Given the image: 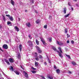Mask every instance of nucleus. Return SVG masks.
<instances>
[{"mask_svg":"<svg viewBox=\"0 0 79 79\" xmlns=\"http://www.w3.org/2000/svg\"><path fill=\"white\" fill-rule=\"evenodd\" d=\"M69 15H70V14L69 13V14L65 15V18H67V17H69Z\"/></svg>","mask_w":79,"mask_h":79,"instance_id":"4be33fe9","label":"nucleus"},{"mask_svg":"<svg viewBox=\"0 0 79 79\" xmlns=\"http://www.w3.org/2000/svg\"><path fill=\"white\" fill-rule=\"evenodd\" d=\"M57 43L58 45H59L61 46L63 45V43L60 42H59L58 41H57Z\"/></svg>","mask_w":79,"mask_h":79,"instance_id":"39448f33","label":"nucleus"},{"mask_svg":"<svg viewBox=\"0 0 79 79\" xmlns=\"http://www.w3.org/2000/svg\"><path fill=\"white\" fill-rule=\"evenodd\" d=\"M72 64L73 65H74V66L76 65V63L74 62H72Z\"/></svg>","mask_w":79,"mask_h":79,"instance_id":"b1692460","label":"nucleus"},{"mask_svg":"<svg viewBox=\"0 0 79 79\" xmlns=\"http://www.w3.org/2000/svg\"><path fill=\"white\" fill-rule=\"evenodd\" d=\"M36 43L37 45H39V41L37 40H36Z\"/></svg>","mask_w":79,"mask_h":79,"instance_id":"a211bd4d","label":"nucleus"},{"mask_svg":"<svg viewBox=\"0 0 79 79\" xmlns=\"http://www.w3.org/2000/svg\"><path fill=\"white\" fill-rule=\"evenodd\" d=\"M32 69L33 70H35V69H35L34 68V67H32Z\"/></svg>","mask_w":79,"mask_h":79,"instance_id":"c03bdc74","label":"nucleus"},{"mask_svg":"<svg viewBox=\"0 0 79 79\" xmlns=\"http://www.w3.org/2000/svg\"><path fill=\"white\" fill-rule=\"evenodd\" d=\"M67 38H68L69 37H70V35H69L68 34H67Z\"/></svg>","mask_w":79,"mask_h":79,"instance_id":"e433bc0d","label":"nucleus"},{"mask_svg":"<svg viewBox=\"0 0 79 79\" xmlns=\"http://www.w3.org/2000/svg\"><path fill=\"white\" fill-rule=\"evenodd\" d=\"M11 4L13 5V6H14L15 5V2H14V1L13 0H11V2H10Z\"/></svg>","mask_w":79,"mask_h":79,"instance_id":"f8f14e48","label":"nucleus"},{"mask_svg":"<svg viewBox=\"0 0 79 79\" xmlns=\"http://www.w3.org/2000/svg\"><path fill=\"white\" fill-rule=\"evenodd\" d=\"M69 74H71L72 73V72H71L70 71H69Z\"/></svg>","mask_w":79,"mask_h":79,"instance_id":"a19ab883","label":"nucleus"},{"mask_svg":"<svg viewBox=\"0 0 79 79\" xmlns=\"http://www.w3.org/2000/svg\"><path fill=\"white\" fill-rule=\"evenodd\" d=\"M19 49L20 52H21V51H22V44L19 45Z\"/></svg>","mask_w":79,"mask_h":79,"instance_id":"9d476101","label":"nucleus"},{"mask_svg":"<svg viewBox=\"0 0 79 79\" xmlns=\"http://www.w3.org/2000/svg\"><path fill=\"white\" fill-rule=\"evenodd\" d=\"M6 16H7V17H8L9 18L10 17V15H6Z\"/></svg>","mask_w":79,"mask_h":79,"instance_id":"c9c22d12","label":"nucleus"},{"mask_svg":"<svg viewBox=\"0 0 79 79\" xmlns=\"http://www.w3.org/2000/svg\"><path fill=\"white\" fill-rule=\"evenodd\" d=\"M35 53L36 55H38V54H37V52H35Z\"/></svg>","mask_w":79,"mask_h":79,"instance_id":"052dcab7","label":"nucleus"},{"mask_svg":"<svg viewBox=\"0 0 79 79\" xmlns=\"http://www.w3.org/2000/svg\"><path fill=\"white\" fill-rule=\"evenodd\" d=\"M2 28V26H1L0 24V29H1Z\"/></svg>","mask_w":79,"mask_h":79,"instance_id":"6e6d98bb","label":"nucleus"},{"mask_svg":"<svg viewBox=\"0 0 79 79\" xmlns=\"http://www.w3.org/2000/svg\"><path fill=\"white\" fill-rule=\"evenodd\" d=\"M68 4L69 6H71V4H70V2H69Z\"/></svg>","mask_w":79,"mask_h":79,"instance_id":"a18cd8bd","label":"nucleus"},{"mask_svg":"<svg viewBox=\"0 0 79 79\" xmlns=\"http://www.w3.org/2000/svg\"><path fill=\"white\" fill-rule=\"evenodd\" d=\"M20 67L21 68H22V69H23V70H24V69L23 68L22 65H20Z\"/></svg>","mask_w":79,"mask_h":79,"instance_id":"f704fd0d","label":"nucleus"},{"mask_svg":"<svg viewBox=\"0 0 79 79\" xmlns=\"http://www.w3.org/2000/svg\"><path fill=\"white\" fill-rule=\"evenodd\" d=\"M2 19H3V20L4 21H5L6 18H5V16H4V15H3Z\"/></svg>","mask_w":79,"mask_h":79,"instance_id":"c756f323","label":"nucleus"},{"mask_svg":"<svg viewBox=\"0 0 79 79\" xmlns=\"http://www.w3.org/2000/svg\"><path fill=\"white\" fill-rule=\"evenodd\" d=\"M17 57L18 59H20V58H21V55L20 54H18Z\"/></svg>","mask_w":79,"mask_h":79,"instance_id":"6ab92c4d","label":"nucleus"},{"mask_svg":"<svg viewBox=\"0 0 79 79\" xmlns=\"http://www.w3.org/2000/svg\"><path fill=\"white\" fill-rule=\"evenodd\" d=\"M76 6H78V4H76Z\"/></svg>","mask_w":79,"mask_h":79,"instance_id":"680f3d73","label":"nucleus"},{"mask_svg":"<svg viewBox=\"0 0 79 79\" xmlns=\"http://www.w3.org/2000/svg\"><path fill=\"white\" fill-rule=\"evenodd\" d=\"M28 37H29V39H32V37H31V35H28Z\"/></svg>","mask_w":79,"mask_h":79,"instance_id":"72a5a7b5","label":"nucleus"},{"mask_svg":"<svg viewBox=\"0 0 79 79\" xmlns=\"http://www.w3.org/2000/svg\"><path fill=\"white\" fill-rule=\"evenodd\" d=\"M18 20L19 21H20L21 19L20 18H18Z\"/></svg>","mask_w":79,"mask_h":79,"instance_id":"4d7b16f0","label":"nucleus"},{"mask_svg":"<svg viewBox=\"0 0 79 79\" xmlns=\"http://www.w3.org/2000/svg\"><path fill=\"white\" fill-rule=\"evenodd\" d=\"M4 60H5V62H7V61H8V60H7L6 59H5Z\"/></svg>","mask_w":79,"mask_h":79,"instance_id":"37998d69","label":"nucleus"},{"mask_svg":"<svg viewBox=\"0 0 79 79\" xmlns=\"http://www.w3.org/2000/svg\"><path fill=\"white\" fill-rule=\"evenodd\" d=\"M66 56L69 59H71V57H70V56L66 55Z\"/></svg>","mask_w":79,"mask_h":79,"instance_id":"a878e982","label":"nucleus"},{"mask_svg":"<svg viewBox=\"0 0 79 79\" xmlns=\"http://www.w3.org/2000/svg\"><path fill=\"white\" fill-rule=\"evenodd\" d=\"M35 23L36 24H39V20H36L35 22Z\"/></svg>","mask_w":79,"mask_h":79,"instance_id":"7c9ffc66","label":"nucleus"},{"mask_svg":"<svg viewBox=\"0 0 79 79\" xmlns=\"http://www.w3.org/2000/svg\"><path fill=\"white\" fill-rule=\"evenodd\" d=\"M49 63H50V62H49Z\"/></svg>","mask_w":79,"mask_h":79,"instance_id":"338daca9","label":"nucleus"},{"mask_svg":"<svg viewBox=\"0 0 79 79\" xmlns=\"http://www.w3.org/2000/svg\"><path fill=\"white\" fill-rule=\"evenodd\" d=\"M66 7H64V14H66Z\"/></svg>","mask_w":79,"mask_h":79,"instance_id":"2eb2a0df","label":"nucleus"},{"mask_svg":"<svg viewBox=\"0 0 79 79\" xmlns=\"http://www.w3.org/2000/svg\"><path fill=\"white\" fill-rule=\"evenodd\" d=\"M58 49H59L60 52H59V51H57V52H58L59 53V56L61 57V58H62L63 57V55L61 54L62 53H63V52H62V50H61V48L60 47H59L58 48Z\"/></svg>","mask_w":79,"mask_h":79,"instance_id":"f257e3e1","label":"nucleus"},{"mask_svg":"<svg viewBox=\"0 0 79 79\" xmlns=\"http://www.w3.org/2000/svg\"><path fill=\"white\" fill-rule=\"evenodd\" d=\"M32 42L31 41H28L27 43V44H31Z\"/></svg>","mask_w":79,"mask_h":79,"instance_id":"bb28decb","label":"nucleus"},{"mask_svg":"<svg viewBox=\"0 0 79 79\" xmlns=\"http://www.w3.org/2000/svg\"><path fill=\"white\" fill-rule=\"evenodd\" d=\"M75 2H77V0H73Z\"/></svg>","mask_w":79,"mask_h":79,"instance_id":"0e129e2a","label":"nucleus"},{"mask_svg":"<svg viewBox=\"0 0 79 79\" xmlns=\"http://www.w3.org/2000/svg\"><path fill=\"white\" fill-rule=\"evenodd\" d=\"M49 41L51 42H52V38H50L49 39Z\"/></svg>","mask_w":79,"mask_h":79,"instance_id":"58836bf2","label":"nucleus"},{"mask_svg":"<svg viewBox=\"0 0 79 79\" xmlns=\"http://www.w3.org/2000/svg\"><path fill=\"white\" fill-rule=\"evenodd\" d=\"M39 56H40L39 57V58H40V59H42V58H43V56H42L40 55Z\"/></svg>","mask_w":79,"mask_h":79,"instance_id":"5701e85b","label":"nucleus"},{"mask_svg":"<svg viewBox=\"0 0 79 79\" xmlns=\"http://www.w3.org/2000/svg\"><path fill=\"white\" fill-rule=\"evenodd\" d=\"M71 9H72V11H73V10H74V9L72 7L71 8Z\"/></svg>","mask_w":79,"mask_h":79,"instance_id":"13d9d810","label":"nucleus"},{"mask_svg":"<svg viewBox=\"0 0 79 79\" xmlns=\"http://www.w3.org/2000/svg\"><path fill=\"white\" fill-rule=\"evenodd\" d=\"M44 64H46V65L47 64V63L46 62H44Z\"/></svg>","mask_w":79,"mask_h":79,"instance_id":"bf43d9fd","label":"nucleus"},{"mask_svg":"<svg viewBox=\"0 0 79 79\" xmlns=\"http://www.w3.org/2000/svg\"><path fill=\"white\" fill-rule=\"evenodd\" d=\"M7 24L8 25H9V24H11V22L10 21H8L7 22Z\"/></svg>","mask_w":79,"mask_h":79,"instance_id":"cd10ccee","label":"nucleus"},{"mask_svg":"<svg viewBox=\"0 0 79 79\" xmlns=\"http://www.w3.org/2000/svg\"><path fill=\"white\" fill-rule=\"evenodd\" d=\"M6 63L8 64H9V65L10 64V62H9L8 61H7Z\"/></svg>","mask_w":79,"mask_h":79,"instance_id":"ea45409f","label":"nucleus"},{"mask_svg":"<svg viewBox=\"0 0 79 79\" xmlns=\"http://www.w3.org/2000/svg\"><path fill=\"white\" fill-rule=\"evenodd\" d=\"M1 48L0 47V49H1Z\"/></svg>","mask_w":79,"mask_h":79,"instance_id":"69168bd1","label":"nucleus"},{"mask_svg":"<svg viewBox=\"0 0 79 79\" xmlns=\"http://www.w3.org/2000/svg\"><path fill=\"white\" fill-rule=\"evenodd\" d=\"M8 13V11H6L5 12V14H7Z\"/></svg>","mask_w":79,"mask_h":79,"instance_id":"09e8293b","label":"nucleus"},{"mask_svg":"<svg viewBox=\"0 0 79 79\" xmlns=\"http://www.w3.org/2000/svg\"><path fill=\"white\" fill-rule=\"evenodd\" d=\"M38 55H36L35 56V58L36 57H38V56H37Z\"/></svg>","mask_w":79,"mask_h":79,"instance_id":"5fc2aeb1","label":"nucleus"},{"mask_svg":"<svg viewBox=\"0 0 79 79\" xmlns=\"http://www.w3.org/2000/svg\"><path fill=\"white\" fill-rule=\"evenodd\" d=\"M42 77L43 79H46L45 78V77H44L43 76H41Z\"/></svg>","mask_w":79,"mask_h":79,"instance_id":"603ef678","label":"nucleus"},{"mask_svg":"<svg viewBox=\"0 0 79 79\" xmlns=\"http://www.w3.org/2000/svg\"><path fill=\"white\" fill-rule=\"evenodd\" d=\"M44 28H45V29H47V25H44Z\"/></svg>","mask_w":79,"mask_h":79,"instance_id":"c85d7f7f","label":"nucleus"},{"mask_svg":"<svg viewBox=\"0 0 79 79\" xmlns=\"http://www.w3.org/2000/svg\"><path fill=\"white\" fill-rule=\"evenodd\" d=\"M25 76L26 77H27V78L28 77V74L26 72H25Z\"/></svg>","mask_w":79,"mask_h":79,"instance_id":"f3484780","label":"nucleus"},{"mask_svg":"<svg viewBox=\"0 0 79 79\" xmlns=\"http://www.w3.org/2000/svg\"><path fill=\"white\" fill-rule=\"evenodd\" d=\"M41 41L42 42V43L44 45H46V43L45 41V40L43 39H41Z\"/></svg>","mask_w":79,"mask_h":79,"instance_id":"423d86ee","label":"nucleus"},{"mask_svg":"<svg viewBox=\"0 0 79 79\" xmlns=\"http://www.w3.org/2000/svg\"><path fill=\"white\" fill-rule=\"evenodd\" d=\"M74 42L73 40H72L71 41V43L72 44H74Z\"/></svg>","mask_w":79,"mask_h":79,"instance_id":"4c0bfd02","label":"nucleus"},{"mask_svg":"<svg viewBox=\"0 0 79 79\" xmlns=\"http://www.w3.org/2000/svg\"><path fill=\"white\" fill-rule=\"evenodd\" d=\"M14 73H15L17 75H19V71L15 70L14 71Z\"/></svg>","mask_w":79,"mask_h":79,"instance_id":"0eeeda50","label":"nucleus"},{"mask_svg":"<svg viewBox=\"0 0 79 79\" xmlns=\"http://www.w3.org/2000/svg\"><path fill=\"white\" fill-rule=\"evenodd\" d=\"M38 62L35 61V65L36 67H37V66H38V65H39V64H38Z\"/></svg>","mask_w":79,"mask_h":79,"instance_id":"ddd939ff","label":"nucleus"},{"mask_svg":"<svg viewBox=\"0 0 79 79\" xmlns=\"http://www.w3.org/2000/svg\"><path fill=\"white\" fill-rule=\"evenodd\" d=\"M2 47L3 48H4V49H7L8 48V45L6 44H4L2 46Z\"/></svg>","mask_w":79,"mask_h":79,"instance_id":"7ed1b4c3","label":"nucleus"},{"mask_svg":"<svg viewBox=\"0 0 79 79\" xmlns=\"http://www.w3.org/2000/svg\"><path fill=\"white\" fill-rule=\"evenodd\" d=\"M0 50H1V52H3V50H2V49L1 48L0 49Z\"/></svg>","mask_w":79,"mask_h":79,"instance_id":"8fccbe9b","label":"nucleus"},{"mask_svg":"<svg viewBox=\"0 0 79 79\" xmlns=\"http://www.w3.org/2000/svg\"><path fill=\"white\" fill-rule=\"evenodd\" d=\"M9 62L10 63H14V59L11 58H10L9 59Z\"/></svg>","mask_w":79,"mask_h":79,"instance_id":"20e7f679","label":"nucleus"},{"mask_svg":"<svg viewBox=\"0 0 79 79\" xmlns=\"http://www.w3.org/2000/svg\"><path fill=\"white\" fill-rule=\"evenodd\" d=\"M54 69H56V66H54Z\"/></svg>","mask_w":79,"mask_h":79,"instance_id":"3c124183","label":"nucleus"},{"mask_svg":"<svg viewBox=\"0 0 79 79\" xmlns=\"http://www.w3.org/2000/svg\"><path fill=\"white\" fill-rule=\"evenodd\" d=\"M10 69H11L12 71H14V69H13V67L11 66H10Z\"/></svg>","mask_w":79,"mask_h":79,"instance_id":"393cba45","label":"nucleus"},{"mask_svg":"<svg viewBox=\"0 0 79 79\" xmlns=\"http://www.w3.org/2000/svg\"><path fill=\"white\" fill-rule=\"evenodd\" d=\"M9 18L11 21H13V18L12 16H10Z\"/></svg>","mask_w":79,"mask_h":79,"instance_id":"4468645a","label":"nucleus"},{"mask_svg":"<svg viewBox=\"0 0 79 79\" xmlns=\"http://www.w3.org/2000/svg\"><path fill=\"white\" fill-rule=\"evenodd\" d=\"M64 30L65 32V33L66 34V33L68 32V29H67V28H65L64 29Z\"/></svg>","mask_w":79,"mask_h":79,"instance_id":"aec40b11","label":"nucleus"},{"mask_svg":"<svg viewBox=\"0 0 79 79\" xmlns=\"http://www.w3.org/2000/svg\"><path fill=\"white\" fill-rule=\"evenodd\" d=\"M52 49L54 50V51H56L57 52V51H58L56 50V48L55 47H52Z\"/></svg>","mask_w":79,"mask_h":79,"instance_id":"dca6fc26","label":"nucleus"},{"mask_svg":"<svg viewBox=\"0 0 79 79\" xmlns=\"http://www.w3.org/2000/svg\"><path fill=\"white\" fill-rule=\"evenodd\" d=\"M67 42V44H69V41L68 40Z\"/></svg>","mask_w":79,"mask_h":79,"instance_id":"864d4df0","label":"nucleus"},{"mask_svg":"<svg viewBox=\"0 0 79 79\" xmlns=\"http://www.w3.org/2000/svg\"><path fill=\"white\" fill-rule=\"evenodd\" d=\"M35 59L36 61H39V58H38V57H35Z\"/></svg>","mask_w":79,"mask_h":79,"instance_id":"2f4dec72","label":"nucleus"},{"mask_svg":"<svg viewBox=\"0 0 79 79\" xmlns=\"http://www.w3.org/2000/svg\"><path fill=\"white\" fill-rule=\"evenodd\" d=\"M52 18V16H49V19H51Z\"/></svg>","mask_w":79,"mask_h":79,"instance_id":"de8ad7c7","label":"nucleus"},{"mask_svg":"<svg viewBox=\"0 0 79 79\" xmlns=\"http://www.w3.org/2000/svg\"><path fill=\"white\" fill-rule=\"evenodd\" d=\"M27 11H28L27 10H25V12H27Z\"/></svg>","mask_w":79,"mask_h":79,"instance_id":"e2e57ef3","label":"nucleus"},{"mask_svg":"<svg viewBox=\"0 0 79 79\" xmlns=\"http://www.w3.org/2000/svg\"><path fill=\"white\" fill-rule=\"evenodd\" d=\"M48 78L50 79H53V77H52L48 76Z\"/></svg>","mask_w":79,"mask_h":79,"instance_id":"473e14b6","label":"nucleus"},{"mask_svg":"<svg viewBox=\"0 0 79 79\" xmlns=\"http://www.w3.org/2000/svg\"><path fill=\"white\" fill-rule=\"evenodd\" d=\"M15 30H16L17 32L19 31V28L18 27L16 26L15 27Z\"/></svg>","mask_w":79,"mask_h":79,"instance_id":"1a4fd4ad","label":"nucleus"},{"mask_svg":"<svg viewBox=\"0 0 79 79\" xmlns=\"http://www.w3.org/2000/svg\"><path fill=\"white\" fill-rule=\"evenodd\" d=\"M29 46L30 47H33V46H34L33 44H32V42L30 44Z\"/></svg>","mask_w":79,"mask_h":79,"instance_id":"412c9836","label":"nucleus"},{"mask_svg":"<svg viewBox=\"0 0 79 79\" xmlns=\"http://www.w3.org/2000/svg\"><path fill=\"white\" fill-rule=\"evenodd\" d=\"M35 13H38V12L37 10H35Z\"/></svg>","mask_w":79,"mask_h":79,"instance_id":"49530a36","label":"nucleus"},{"mask_svg":"<svg viewBox=\"0 0 79 79\" xmlns=\"http://www.w3.org/2000/svg\"><path fill=\"white\" fill-rule=\"evenodd\" d=\"M35 47L36 48L37 50L38 51V53H42V50L40 49V48H39V47L37 46H36Z\"/></svg>","mask_w":79,"mask_h":79,"instance_id":"f03ea898","label":"nucleus"},{"mask_svg":"<svg viewBox=\"0 0 79 79\" xmlns=\"http://www.w3.org/2000/svg\"><path fill=\"white\" fill-rule=\"evenodd\" d=\"M26 25L28 27H30V26H31V24H30V22H28V23H26Z\"/></svg>","mask_w":79,"mask_h":79,"instance_id":"6e6552de","label":"nucleus"},{"mask_svg":"<svg viewBox=\"0 0 79 79\" xmlns=\"http://www.w3.org/2000/svg\"><path fill=\"white\" fill-rule=\"evenodd\" d=\"M56 73H57L58 74H59L60 73V70L59 69H58L57 70H56Z\"/></svg>","mask_w":79,"mask_h":79,"instance_id":"9b49d317","label":"nucleus"},{"mask_svg":"<svg viewBox=\"0 0 79 79\" xmlns=\"http://www.w3.org/2000/svg\"><path fill=\"white\" fill-rule=\"evenodd\" d=\"M32 73H35L36 72H35V71H32Z\"/></svg>","mask_w":79,"mask_h":79,"instance_id":"79ce46f5","label":"nucleus"}]
</instances>
